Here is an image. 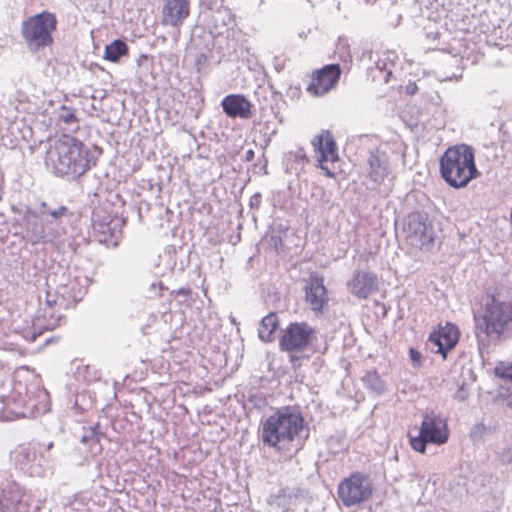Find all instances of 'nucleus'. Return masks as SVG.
I'll return each instance as SVG.
<instances>
[{
    "instance_id": "1",
    "label": "nucleus",
    "mask_w": 512,
    "mask_h": 512,
    "mask_svg": "<svg viewBox=\"0 0 512 512\" xmlns=\"http://www.w3.org/2000/svg\"><path fill=\"white\" fill-rule=\"evenodd\" d=\"M72 212L67 206L55 201H41L38 205L26 206L21 212L19 226L21 238L31 245L51 244L65 234V225Z\"/></svg>"
},
{
    "instance_id": "2",
    "label": "nucleus",
    "mask_w": 512,
    "mask_h": 512,
    "mask_svg": "<svg viewBox=\"0 0 512 512\" xmlns=\"http://www.w3.org/2000/svg\"><path fill=\"white\" fill-rule=\"evenodd\" d=\"M44 162L56 176L76 179L96 165V158L82 141L63 135L49 143Z\"/></svg>"
},
{
    "instance_id": "3",
    "label": "nucleus",
    "mask_w": 512,
    "mask_h": 512,
    "mask_svg": "<svg viewBox=\"0 0 512 512\" xmlns=\"http://www.w3.org/2000/svg\"><path fill=\"white\" fill-rule=\"evenodd\" d=\"M306 426L300 407L286 405L276 408L260 421L258 438L264 447L282 451L301 435Z\"/></svg>"
},
{
    "instance_id": "4",
    "label": "nucleus",
    "mask_w": 512,
    "mask_h": 512,
    "mask_svg": "<svg viewBox=\"0 0 512 512\" xmlns=\"http://www.w3.org/2000/svg\"><path fill=\"white\" fill-rule=\"evenodd\" d=\"M81 297V289L75 281L58 287L55 294L48 291L43 314L32 320L31 324L29 322H25L24 325L14 323V332L29 343L35 342L44 331L53 330L60 325L63 317L61 314H56V307H66L69 303L80 301Z\"/></svg>"
},
{
    "instance_id": "5",
    "label": "nucleus",
    "mask_w": 512,
    "mask_h": 512,
    "mask_svg": "<svg viewBox=\"0 0 512 512\" xmlns=\"http://www.w3.org/2000/svg\"><path fill=\"white\" fill-rule=\"evenodd\" d=\"M440 173L450 187H466L479 175L474 149L465 144L448 148L440 158Z\"/></svg>"
},
{
    "instance_id": "6",
    "label": "nucleus",
    "mask_w": 512,
    "mask_h": 512,
    "mask_svg": "<svg viewBox=\"0 0 512 512\" xmlns=\"http://www.w3.org/2000/svg\"><path fill=\"white\" fill-rule=\"evenodd\" d=\"M476 336L497 341L512 332V303L498 300L494 295L485 303L482 315H474Z\"/></svg>"
},
{
    "instance_id": "7",
    "label": "nucleus",
    "mask_w": 512,
    "mask_h": 512,
    "mask_svg": "<svg viewBox=\"0 0 512 512\" xmlns=\"http://www.w3.org/2000/svg\"><path fill=\"white\" fill-rule=\"evenodd\" d=\"M23 386L16 385L10 395H0V401L4 405L2 418L12 421L19 418H30L38 413L47 401L48 393L45 389L36 385L25 388V395H22Z\"/></svg>"
},
{
    "instance_id": "8",
    "label": "nucleus",
    "mask_w": 512,
    "mask_h": 512,
    "mask_svg": "<svg viewBox=\"0 0 512 512\" xmlns=\"http://www.w3.org/2000/svg\"><path fill=\"white\" fill-rule=\"evenodd\" d=\"M57 18L49 11H43L28 17L21 24V36L29 51L40 52L52 46V33L57 28Z\"/></svg>"
},
{
    "instance_id": "9",
    "label": "nucleus",
    "mask_w": 512,
    "mask_h": 512,
    "mask_svg": "<svg viewBox=\"0 0 512 512\" xmlns=\"http://www.w3.org/2000/svg\"><path fill=\"white\" fill-rule=\"evenodd\" d=\"M412 449L419 453H425L427 444L443 445L450 437L447 420L441 414L429 412L423 414L418 435L408 434Z\"/></svg>"
},
{
    "instance_id": "10",
    "label": "nucleus",
    "mask_w": 512,
    "mask_h": 512,
    "mask_svg": "<svg viewBox=\"0 0 512 512\" xmlns=\"http://www.w3.org/2000/svg\"><path fill=\"white\" fill-rule=\"evenodd\" d=\"M373 493L372 481L369 475L354 472L344 478L338 485L337 494L345 507H352L370 499Z\"/></svg>"
},
{
    "instance_id": "11",
    "label": "nucleus",
    "mask_w": 512,
    "mask_h": 512,
    "mask_svg": "<svg viewBox=\"0 0 512 512\" xmlns=\"http://www.w3.org/2000/svg\"><path fill=\"white\" fill-rule=\"evenodd\" d=\"M403 231L411 244L422 251L434 248L435 232L426 213L413 212L403 220Z\"/></svg>"
},
{
    "instance_id": "12",
    "label": "nucleus",
    "mask_w": 512,
    "mask_h": 512,
    "mask_svg": "<svg viewBox=\"0 0 512 512\" xmlns=\"http://www.w3.org/2000/svg\"><path fill=\"white\" fill-rule=\"evenodd\" d=\"M316 340V330L307 322H291L282 331L279 348L283 352H303Z\"/></svg>"
},
{
    "instance_id": "13",
    "label": "nucleus",
    "mask_w": 512,
    "mask_h": 512,
    "mask_svg": "<svg viewBox=\"0 0 512 512\" xmlns=\"http://www.w3.org/2000/svg\"><path fill=\"white\" fill-rule=\"evenodd\" d=\"M39 510V502L25 495L15 481H9L0 486L1 512H39Z\"/></svg>"
},
{
    "instance_id": "14",
    "label": "nucleus",
    "mask_w": 512,
    "mask_h": 512,
    "mask_svg": "<svg viewBox=\"0 0 512 512\" xmlns=\"http://www.w3.org/2000/svg\"><path fill=\"white\" fill-rule=\"evenodd\" d=\"M342 68L338 63L328 64L315 71L307 91L315 96H322L334 89L339 82Z\"/></svg>"
},
{
    "instance_id": "15",
    "label": "nucleus",
    "mask_w": 512,
    "mask_h": 512,
    "mask_svg": "<svg viewBox=\"0 0 512 512\" xmlns=\"http://www.w3.org/2000/svg\"><path fill=\"white\" fill-rule=\"evenodd\" d=\"M11 458L16 467L24 473L35 475L40 473L39 468L49 462L50 456H45L44 453L38 456L33 447L22 444L11 453Z\"/></svg>"
},
{
    "instance_id": "16",
    "label": "nucleus",
    "mask_w": 512,
    "mask_h": 512,
    "mask_svg": "<svg viewBox=\"0 0 512 512\" xmlns=\"http://www.w3.org/2000/svg\"><path fill=\"white\" fill-rule=\"evenodd\" d=\"M123 221L110 214L102 213L100 210L93 211L92 214V228L95 235L98 236V241L108 244L111 239H116L121 233L120 228Z\"/></svg>"
},
{
    "instance_id": "17",
    "label": "nucleus",
    "mask_w": 512,
    "mask_h": 512,
    "mask_svg": "<svg viewBox=\"0 0 512 512\" xmlns=\"http://www.w3.org/2000/svg\"><path fill=\"white\" fill-rule=\"evenodd\" d=\"M459 336V328L455 324L447 322L444 326H440L437 331L430 334L429 342L437 347L436 353L445 359L448 352L457 345Z\"/></svg>"
},
{
    "instance_id": "18",
    "label": "nucleus",
    "mask_w": 512,
    "mask_h": 512,
    "mask_svg": "<svg viewBox=\"0 0 512 512\" xmlns=\"http://www.w3.org/2000/svg\"><path fill=\"white\" fill-rule=\"evenodd\" d=\"M305 300L314 312H322L328 303L323 277L312 274L305 287Z\"/></svg>"
},
{
    "instance_id": "19",
    "label": "nucleus",
    "mask_w": 512,
    "mask_h": 512,
    "mask_svg": "<svg viewBox=\"0 0 512 512\" xmlns=\"http://www.w3.org/2000/svg\"><path fill=\"white\" fill-rule=\"evenodd\" d=\"M189 14L188 0H165L162 7V24L174 28L180 27Z\"/></svg>"
},
{
    "instance_id": "20",
    "label": "nucleus",
    "mask_w": 512,
    "mask_h": 512,
    "mask_svg": "<svg viewBox=\"0 0 512 512\" xmlns=\"http://www.w3.org/2000/svg\"><path fill=\"white\" fill-rule=\"evenodd\" d=\"M367 163L368 177L373 184L372 188H376L384 182L390 173L388 155L379 149L372 150L369 153Z\"/></svg>"
},
{
    "instance_id": "21",
    "label": "nucleus",
    "mask_w": 512,
    "mask_h": 512,
    "mask_svg": "<svg viewBox=\"0 0 512 512\" xmlns=\"http://www.w3.org/2000/svg\"><path fill=\"white\" fill-rule=\"evenodd\" d=\"M347 287L352 295L359 299H366L378 290V279L375 273L357 271L348 282Z\"/></svg>"
},
{
    "instance_id": "22",
    "label": "nucleus",
    "mask_w": 512,
    "mask_h": 512,
    "mask_svg": "<svg viewBox=\"0 0 512 512\" xmlns=\"http://www.w3.org/2000/svg\"><path fill=\"white\" fill-rule=\"evenodd\" d=\"M223 112L230 118L249 119L252 117V104L242 94H229L221 101Z\"/></svg>"
},
{
    "instance_id": "23",
    "label": "nucleus",
    "mask_w": 512,
    "mask_h": 512,
    "mask_svg": "<svg viewBox=\"0 0 512 512\" xmlns=\"http://www.w3.org/2000/svg\"><path fill=\"white\" fill-rule=\"evenodd\" d=\"M316 152L319 153L318 162L335 163L338 161L337 145L331 134L326 131L312 141Z\"/></svg>"
},
{
    "instance_id": "24",
    "label": "nucleus",
    "mask_w": 512,
    "mask_h": 512,
    "mask_svg": "<svg viewBox=\"0 0 512 512\" xmlns=\"http://www.w3.org/2000/svg\"><path fill=\"white\" fill-rule=\"evenodd\" d=\"M279 327V318L275 312H270L264 316L258 327V337L264 343H270L274 340V333Z\"/></svg>"
},
{
    "instance_id": "25",
    "label": "nucleus",
    "mask_w": 512,
    "mask_h": 512,
    "mask_svg": "<svg viewBox=\"0 0 512 512\" xmlns=\"http://www.w3.org/2000/svg\"><path fill=\"white\" fill-rule=\"evenodd\" d=\"M284 161L286 164V172L291 174H298L309 162L308 157L303 148H298L296 151L288 152L285 155Z\"/></svg>"
},
{
    "instance_id": "26",
    "label": "nucleus",
    "mask_w": 512,
    "mask_h": 512,
    "mask_svg": "<svg viewBox=\"0 0 512 512\" xmlns=\"http://www.w3.org/2000/svg\"><path fill=\"white\" fill-rule=\"evenodd\" d=\"M376 56L377 59L374 61V66L370 67V70L374 73L373 79H378L385 83H388L392 75V67L394 66V63L390 60L388 56Z\"/></svg>"
},
{
    "instance_id": "27",
    "label": "nucleus",
    "mask_w": 512,
    "mask_h": 512,
    "mask_svg": "<svg viewBox=\"0 0 512 512\" xmlns=\"http://www.w3.org/2000/svg\"><path fill=\"white\" fill-rule=\"evenodd\" d=\"M334 54L338 60L342 62L343 69L350 70L352 64V54L349 39L346 36L338 37Z\"/></svg>"
},
{
    "instance_id": "28",
    "label": "nucleus",
    "mask_w": 512,
    "mask_h": 512,
    "mask_svg": "<svg viewBox=\"0 0 512 512\" xmlns=\"http://www.w3.org/2000/svg\"><path fill=\"white\" fill-rule=\"evenodd\" d=\"M364 386L376 395H381L386 390L385 382L375 370H370L362 377Z\"/></svg>"
},
{
    "instance_id": "29",
    "label": "nucleus",
    "mask_w": 512,
    "mask_h": 512,
    "mask_svg": "<svg viewBox=\"0 0 512 512\" xmlns=\"http://www.w3.org/2000/svg\"><path fill=\"white\" fill-rule=\"evenodd\" d=\"M127 53V44L121 39H116L105 47L104 58L111 62H117Z\"/></svg>"
},
{
    "instance_id": "30",
    "label": "nucleus",
    "mask_w": 512,
    "mask_h": 512,
    "mask_svg": "<svg viewBox=\"0 0 512 512\" xmlns=\"http://www.w3.org/2000/svg\"><path fill=\"white\" fill-rule=\"evenodd\" d=\"M211 21L213 23L215 33L222 34L223 29L232 21L231 14L227 9L215 11L212 13Z\"/></svg>"
},
{
    "instance_id": "31",
    "label": "nucleus",
    "mask_w": 512,
    "mask_h": 512,
    "mask_svg": "<svg viewBox=\"0 0 512 512\" xmlns=\"http://www.w3.org/2000/svg\"><path fill=\"white\" fill-rule=\"evenodd\" d=\"M57 117L59 121L67 125H73L78 122L75 109L64 105L59 108Z\"/></svg>"
},
{
    "instance_id": "32",
    "label": "nucleus",
    "mask_w": 512,
    "mask_h": 512,
    "mask_svg": "<svg viewBox=\"0 0 512 512\" xmlns=\"http://www.w3.org/2000/svg\"><path fill=\"white\" fill-rule=\"evenodd\" d=\"M488 431V428L484 425V423H476L470 430L469 437L474 442H482L484 437Z\"/></svg>"
},
{
    "instance_id": "33",
    "label": "nucleus",
    "mask_w": 512,
    "mask_h": 512,
    "mask_svg": "<svg viewBox=\"0 0 512 512\" xmlns=\"http://www.w3.org/2000/svg\"><path fill=\"white\" fill-rule=\"evenodd\" d=\"M495 375L502 379L512 380V364L500 363L495 367Z\"/></svg>"
},
{
    "instance_id": "34",
    "label": "nucleus",
    "mask_w": 512,
    "mask_h": 512,
    "mask_svg": "<svg viewBox=\"0 0 512 512\" xmlns=\"http://www.w3.org/2000/svg\"><path fill=\"white\" fill-rule=\"evenodd\" d=\"M300 493H302V491L300 489H297L296 491L290 490L289 488L281 489L279 492L278 498L279 499L283 498L284 502H279V505L280 506L289 505V503L285 502V499L286 498L292 499L293 497L297 498Z\"/></svg>"
},
{
    "instance_id": "35",
    "label": "nucleus",
    "mask_w": 512,
    "mask_h": 512,
    "mask_svg": "<svg viewBox=\"0 0 512 512\" xmlns=\"http://www.w3.org/2000/svg\"><path fill=\"white\" fill-rule=\"evenodd\" d=\"M99 429V424H96L95 426H89V427H82V434L80 436V442L82 444L87 445L89 441L92 439L94 433H96V430Z\"/></svg>"
},
{
    "instance_id": "36",
    "label": "nucleus",
    "mask_w": 512,
    "mask_h": 512,
    "mask_svg": "<svg viewBox=\"0 0 512 512\" xmlns=\"http://www.w3.org/2000/svg\"><path fill=\"white\" fill-rule=\"evenodd\" d=\"M102 436V433L96 430V433L93 434L91 437L92 439L87 444L90 448L91 453L96 454L101 451V445H100V438Z\"/></svg>"
},
{
    "instance_id": "37",
    "label": "nucleus",
    "mask_w": 512,
    "mask_h": 512,
    "mask_svg": "<svg viewBox=\"0 0 512 512\" xmlns=\"http://www.w3.org/2000/svg\"><path fill=\"white\" fill-rule=\"evenodd\" d=\"M409 357H410V360H411L412 365L414 367H420L421 366L422 355H421V353L417 349L410 348L409 349Z\"/></svg>"
},
{
    "instance_id": "38",
    "label": "nucleus",
    "mask_w": 512,
    "mask_h": 512,
    "mask_svg": "<svg viewBox=\"0 0 512 512\" xmlns=\"http://www.w3.org/2000/svg\"><path fill=\"white\" fill-rule=\"evenodd\" d=\"M249 402L253 404V407L261 409L266 406V399L260 395H252L249 397Z\"/></svg>"
},
{
    "instance_id": "39",
    "label": "nucleus",
    "mask_w": 512,
    "mask_h": 512,
    "mask_svg": "<svg viewBox=\"0 0 512 512\" xmlns=\"http://www.w3.org/2000/svg\"><path fill=\"white\" fill-rule=\"evenodd\" d=\"M260 204H261V194L260 193H255L250 198L249 206H250L251 209H256L257 210V209H259Z\"/></svg>"
},
{
    "instance_id": "40",
    "label": "nucleus",
    "mask_w": 512,
    "mask_h": 512,
    "mask_svg": "<svg viewBox=\"0 0 512 512\" xmlns=\"http://www.w3.org/2000/svg\"><path fill=\"white\" fill-rule=\"evenodd\" d=\"M326 163L327 162H319V168L324 171L327 177L335 178V172Z\"/></svg>"
},
{
    "instance_id": "41",
    "label": "nucleus",
    "mask_w": 512,
    "mask_h": 512,
    "mask_svg": "<svg viewBox=\"0 0 512 512\" xmlns=\"http://www.w3.org/2000/svg\"><path fill=\"white\" fill-rule=\"evenodd\" d=\"M289 361L294 369L301 365V357L297 355H290Z\"/></svg>"
},
{
    "instance_id": "42",
    "label": "nucleus",
    "mask_w": 512,
    "mask_h": 512,
    "mask_svg": "<svg viewBox=\"0 0 512 512\" xmlns=\"http://www.w3.org/2000/svg\"><path fill=\"white\" fill-rule=\"evenodd\" d=\"M10 381L8 374L0 368V387L6 382Z\"/></svg>"
},
{
    "instance_id": "43",
    "label": "nucleus",
    "mask_w": 512,
    "mask_h": 512,
    "mask_svg": "<svg viewBox=\"0 0 512 512\" xmlns=\"http://www.w3.org/2000/svg\"><path fill=\"white\" fill-rule=\"evenodd\" d=\"M254 151L252 149H248L244 154V160L246 162H251L254 159Z\"/></svg>"
},
{
    "instance_id": "44",
    "label": "nucleus",
    "mask_w": 512,
    "mask_h": 512,
    "mask_svg": "<svg viewBox=\"0 0 512 512\" xmlns=\"http://www.w3.org/2000/svg\"><path fill=\"white\" fill-rule=\"evenodd\" d=\"M503 459L508 463H512V447L503 453Z\"/></svg>"
},
{
    "instance_id": "45",
    "label": "nucleus",
    "mask_w": 512,
    "mask_h": 512,
    "mask_svg": "<svg viewBox=\"0 0 512 512\" xmlns=\"http://www.w3.org/2000/svg\"><path fill=\"white\" fill-rule=\"evenodd\" d=\"M270 241L275 248H278V245L282 244V239L279 236H272Z\"/></svg>"
},
{
    "instance_id": "46",
    "label": "nucleus",
    "mask_w": 512,
    "mask_h": 512,
    "mask_svg": "<svg viewBox=\"0 0 512 512\" xmlns=\"http://www.w3.org/2000/svg\"><path fill=\"white\" fill-rule=\"evenodd\" d=\"M416 89H417V86H416V84H415V83H414V84H409V85L407 86V92H408L409 94H414V93H415V91H416Z\"/></svg>"
},
{
    "instance_id": "47",
    "label": "nucleus",
    "mask_w": 512,
    "mask_h": 512,
    "mask_svg": "<svg viewBox=\"0 0 512 512\" xmlns=\"http://www.w3.org/2000/svg\"><path fill=\"white\" fill-rule=\"evenodd\" d=\"M178 295H184L187 296L190 293V289L187 288H180L176 292Z\"/></svg>"
},
{
    "instance_id": "48",
    "label": "nucleus",
    "mask_w": 512,
    "mask_h": 512,
    "mask_svg": "<svg viewBox=\"0 0 512 512\" xmlns=\"http://www.w3.org/2000/svg\"><path fill=\"white\" fill-rule=\"evenodd\" d=\"M273 96L275 97V99H279L280 101H282L284 103V100L282 99V95L278 92H273Z\"/></svg>"
},
{
    "instance_id": "49",
    "label": "nucleus",
    "mask_w": 512,
    "mask_h": 512,
    "mask_svg": "<svg viewBox=\"0 0 512 512\" xmlns=\"http://www.w3.org/2000/svg\"><path fill=\"white\" fill-rule=\"evenodd\" d=\"M53 442H49L46 446H45V451H49L52 447H53Z\"/></svg>"
},
{
    "instance_id": "50",
    "label": "nucleus",
    "mask_w": 512,
    "mask_h": 512,
    "mask_svg": "<svg viewBox=\"0 0 512 512\" xmlns=\"http://www.w3.org/2000/svg\"><path fill=\"white\" fill-rule=\"evenodd\" d=\"M51 340H52V338H46V339L44 340V345L49 344V343L51 342Z\"/></svg>"
},
{
    "instance_id": "51",
    "label": "nucleus",
    "mask_w": 512,
    "mask_h": 512,
    "mask_svg": "<svg viewBox=\"0 0 512 512\" xmlns=\"http://www.w3.org/2000/svg\"><path fill=\"white\" fill-rule=\"evenodd\" d=\"M75 407H78V397L76 398V401H75Z\"/></svg>"
}]
</instances>
